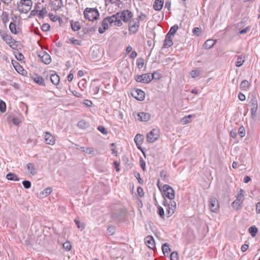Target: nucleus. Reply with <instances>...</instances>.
Wrapping results in <instances>:
<instances>
[{"label":"nucleus","instance_id":"1","mask_svg":"<svg viewBox=\"0 0 260 260\" xmlns=\"http://www.w3.org/2000/svg\"><path fill=\"white\" fill-rule=\"evenodd\" d=\"M116 16L117 15H113L111 16L105 18L102 21V26L108 29L109 27V25H111L112 23H114L115 26H121L122 24V22H120L119 20L117 21V18H116Z\"/></svg>","mask_w":260,"mask_h":260},{"label":"nucleus","instance_id":"2","mask_svg":"<svg viewBox=\"0 0 260 260\" xmlns=\"http://www.w3.org/2000/svg\"><path fill=\"white\" fill-rule=\"evenodd\" d=\"M84 15L86 19L89 21H93L98 18L99 13L96 8H86L84 11Z\"/></svg>","mask_w":260,"mask_h":260},{"label":"nucleus","instance_id":"3","mask_svg":"<svg viewBox=\"0 0 260 260\" xmlns=\"http://www.w3.org/2000/svg\"><path fill=\"white\" fill-rule=\"evenodd\" d=\"M115 15H117L116 17L117 18V21L119 20L121 22V20H123L125 22H128L133 16L132 12L128 10L122 11L121 12H118Z\"/></svg>","mask_w":260,"mask_h":260},{"label":"nucleus","instance_id":"4","mask_svg":"<svg viewBox=\"0 0 260 260\" xmlns=\"http://www.w3.org/2000/svg\"><path fill=\"white\" fill-rule=\"evenodd\" d=\"M32 2L31 0H21L18 4L19 11L22 13H26L31 8Z\"/></svg>","mask_w":260,"mask_h":260},{"label":"nucleus","instance_id":"5","mask_svg":"<svg viewBox=\"0 0 260 260\" xmlns=\"http://www.w3.org/2000/svg\"><path fill=\"white\" fill-rule=\"evenodd\" d=\"M243 198L244 190L241 189L236 197V199L232 203V207L237 210L240 209L242 207L241 205L243 202Z\"/></svg>","mask_w":260,"mask_h":260},{"label":"nucleus","instance_id":"6","mask_svg":"<svg viewBox=\"0 0 260 260\" xmlns=\"http://www.w3.org/2000/svg\"><path fill=\"white\" fill-rule=\"evenodd\" d=\"M163 195L170 201H173L175 198V191L171 186L165 184L163 186Z\"/></svg>","mask_w":260,"mask_h":260},{"label":"nucleus","instance_id":"7","mask_svg":"<svg viewBox=\"0 0 260 260\" xmlns=\"http://www.w3.org/2000/svg\"><path fill=\"white\" fill-rule=\"evenodd\" d=\"M159 137V131L158 129L153 128L147 135V141L149 143H153L156 141Z\"/></svg>","mask_w":260,"mask_h":260},{"label":"nucleus","instance_id":"8","mask_svg":"<svg viewBox=\"0 0 260 260\" xmlns=\"http://www.w3.org/2000/svg\"><path fill=\"white\" fill-rule=\"evenodd\" d=\"M137 82L143 83H149L150 82L152 78L150 74H143L141 75H137L135 77Z\"/></svg>","mask_w":260,"mask_h":260},{"label":"nucleus","instance_id":"9","mask_svg":"<svg viewBox=\"0 0 260 260\" xmlns=\"http://www.w3.org/2000/svg\"><path fill=\"white\" fill-rule=\"evenodd\" d=\"M128 30L130 35L136 34L139 28V21H136L135 20L129 21L128 23Z\"/></svg>","mask_w":260,"mask_h":260},{"label":"nucleus","instance_id":"10","mask_svg":"<svg viewBox=\"0 0 260 260\" xmlns=\"http://www.w3.org/2000/svg\"><path fill=\"white\" fill-rule=\"evenodd\" d=\"M209 206L210 210L213 212H217L219 209L218 202L215 197L210 198L209 200Z\"/></svg>","mask_w":260,"mask_h":260},{"label":"nucleus","instance_id":"11","mask_svg":"<svg viewBox=\"0 0 260 260\" xmlns=\"http://www.w3.org/2000/svg\"><path fill=\"white\" fill-rule=\"evenodd\" d=\"M170 203L167 207L166 212L168 217H171L175 212L176 208V203L174 201H170Z\"/></svg>","mask_w":260,"mask_h":260},{"label":"nucleus","instance_id":"12","mask_svg":"<svg viewBox=\"0 0 260 260\" xmlns=\"http://www.w3.org/2000/svg\"><path fill=\"white\" fill-rule=\"evenodd\" d=\"M132 95L137 100L142 101L145 98V92L141 89H136L132 93Z\"/></svg>","mask_w":260,"mask_h":260},{"label":"nucleus","instance_id":"13","mask_svg":"<svg viewBox=\"0 0 260 260\" xmlns=\"http://www.w3.org/2000/svg\"><path fill=\"white\" fill-rule=\"evenodd\" d=\"M0 35L3 40L6 42L9 46L12 47V44H14V40L12 39V37L3 32H1Z\"/></svg>","mask_w":260,"mask_h":260},{"label":"nucleus","instance_id":"14","mask_svg":"<svg viewBox=\"0 0 260 260\" xmlns=\"http://www.w3.org/2000/svg\"><path fill=\"white\" fill-rule=\"evenodd\" d=\"M44 138L46 144L51 145H53L55 144V138L50 133H45L44 135Z\"/></svg>","mask_w":260,"mask_h":260},{"label":"nucleus","instance_id":"15","mask_svg":"<svg viewBox=\"0 0 260 260\" xmlns=\"http://www.w3.org/2000/svg\"><path fill=\"white\" fill-rule=\"evenodd\" d=\"M137 116L140 121L144 122L148 121L151 118V115L149 113L144 112L138 113Z\"/></svg>","mask_w":260,"mask_h":260},{"label":"nucleus","instance_id":"16","mask_svg":"<svg viewBox=\"0 0 260 260\" xmlns=\"http://www.w3.org/2000/svg\"><path fill=\"white\" fill-rule=\"evenodd\" d=\"M39 56L41 58L42 61L46 64H49L51 61L50 55L45 52H42V54H40Z\"/></svg>","mask_w":260,"mask_h":260},{"label":"nucleus","instance_id":"17","mask_svg":"<svg viewBox=\"0 0 260 260\" xmlns=\"http://www.w3.org/2000/svg\"><path fill=\"white\" fill-rule=\"evenodd\" d=\"M146 245L150 249H153L155 247V242L152 236H147L145 239Z\"/></svg>","mask_w":260,"mask_h":260},{"label":"nucleus","instance_id":"18","mask_svg":"<svg viewBox=\"0 0 260 260\" xmlns=\"http://www.w3.org/2000/svg\"><path fill=\"white\" fill-rule=\"evenodd\" d=\"M26 168L30 175L34 176L37 173V169L35 167V164L33 163H28L26 165Z\"/></svg>","mask_w":260,"mask_h":260},{"label":"nucleus","instance_id":"19","mask_svg":"<svg viewBox=\"0 0 260 260\" xmlns=\"http://www.w3.org/2000/svg\"><path fill=\"white\" fill-rule=\"evenodd\" d=\"M32 80L35 82L40 85L45 86V83L43 78L37 74H36L35 76L32 77Z\"/></svg>","mask_w":260,"mask_h":260},{"label":"nucleus","instance_id":"20","mask_svg":"<svg viewBox=\"0 0 260 260\" xmlns=\"http://www.w3.org/2000/svg\"><path fill=\"white\" fill-rule=\"evenodd\" d=\"M143 139V136L140 134H137L134 138V141H135L138 148L140 149L141 151H142V150H141V148L140 145H141V144H142ZM142 152L143 153V154H144V152H143V151H142Z\"/></svg>","mask_w":260,"mask_h":260},{"label":"nucleus","instance_id":"21","mask_svg":"<svg viewBox=\"0 0 260 260\" xmlns=\"http://www.w3.org/2000/svg\"><path fill=\"white\" fill-rule=\"evenodd\" d=\"M51 3L55 10H58L63 6L62 0H51Z\"/></svg>","mask_w":260,"mask_h":260},{"label":"nucleus","instance_id":"22","mask_svg":"<svg viewBox=\"0 0 260 260\" xmlns=\"http://www.w3.org/2000/svg\"><path fill=\"white\" fill-rule=\"evenodd\" d=\"M173 44V41L171 39V37L168 36L167 35L166 36V38L164 41L163 48H168Z\"/></svg>","mask_w":260,"mask_h":260},{"label":"nucleus","instance_id":"23","mask_svg":"<svg viewBox=\"0 0 260 260\" xmlns=\"http://www.w3.org/2000/svg\"><path fill=\"white\" fill-rule=\"evenodd\" d=\"M164 5V0H155L153 5V9L156 11L160 10Z\"/></svg>","mask_w":260,"mask_h":260},{"label":"nucleus","instance_id":"24","mask_svg":"<svg viewBox=\"0 0 260 260\" xmlns=\"http://www.w3.org/2000/svg\"><path fill=\"white\" fill-rule=\"evenodd\" d=\"M50 80L54 85H57L59 83L60 78L57 74L54 73L51 75Z\"/></svg>","mask_w":260,"mask_h":260},{"label":"nucleus","instance_id":"25","mask_svg":"<svg viewBox=\"0 0 260 260\" xmlns=\"http://www.w3.org/2000/svg\"><path fill=\"white\" fill-rule=\"evenodd\" d=\"M237 61L235 62V66L237 67H240L242 66L244 62V56L243 55H237Z\"/></svg>","mask_w":260,"mask_h":260},{"label":"nucleus","instance_id":"26","mask_svg":"<svg viewBox=\"0 0 260 260\" xmlns=\"http://www.w3.org/2000/svg\"><path fill=\"white\" fill-rule=\"evenodd\" d=\"M80 149L82 151H83L86 153L91 154L92 155H95V151H94V149L93 148H92V147L85 148L84 147H81Z\"/></svg>","mask_w":260,"mask_h":260},{"label":"nucleus","instance_id":"27","mask_svg":"<svg viewBox=\"0 0 260 260\" xmlns=\"http://www.w3.org/2000/svg\"><path fill=\"white\" fill-rule=\"evenodd\" d=\"M9 29L11 32L14 34H17L19 31V28L17 27L16 24L13 22H11L9 24Z\"/></svg>","mask_w":260,"mask_h":260},{"label":"nucleus","instance_id":"28","mask_svg":"<svg viewBox=\"0 0 260 260\" xmlns=\"http://www.w3.org/2000/svg\"><path fill=\"white\" fill-rule=\"evenodd\" d=\"M249 82L247 80H243L240 85V88L242 91H247L248 89Z\"/></svg>","mask_w":260,"mask_h":260},{"label":"nucleus","instance_id":"29","mask_svg":"<svg viewBox=\"0 0 260 260\" xmlns=\"http://www.w3.org/2000/svg\"><path fill=\"white\" fill-rule=\"evenodd\" d=\"M178 29V26L177 24H175L171 27L170 30L166 35L170 37H171L172 36H173L176 32Z\"/></svg>","mask_w":260,"mask_h":260},{"label":"nucleus","instance_id":"30","mask_svg":"<svg viewBox=\"0 0 260 260\" xmlns=\"http://www.w3.org/2000/svg\"><path fill=\"white\" fill-rule=\"evenodd\" d=\"M6 178L7 179H8L9 180H12V181H19V179L18 177V176L15 174H14L12 173H8L6 176Z\"/></svg>","mask_w":260,"mask_h":260},{"label":"nucleus","instance_id":"31","mask_svg":"<svg viewBox=\"0 0 260 260\" xmlns=\"http://www.w3.org/2000/svg\"><path fill=\"white\" fill-rule=\"evenodd\" d=\"M248 231H249V233L250 234L251 236L253 238H254L255 237V236L258 232V229L255 226L253 225V226H250L249 228Z\"/></svg>","mask_w":260,"mask_h":260},{"label":"nucleus","instance_id":"32","mask_svg":"<svg viewBox=\"0 0 260 260\" xmlns=\"http://www.w3.org/2000/svg\"><path fill=\"white\" fill-rule=\"evenodd\" d=\"M162 250L165 255L166 254H168L169 252L171 251V249L169 247V245L167 243H165L162 245Z\"/></svg>","mask_w":260,"mask_h":260},{"label":"nucleus","instance_id":"33","mask_svg":"<svg viewBox=\"0 0 260 260\" xmlns=\"http://www.w3.org/2000/svg\"><path fill=\"white\" fill-rule=\"evenodd\" d=\"M214 42L213 40H208L204 44V47L205 49H210L214 45Z\"/></svg>","mask_w":260,"mask_h":260},{"label":"nucleus","instance_id":"34","mask_svg":"<svg viewBox=\"0 0 260 260\" xmlns=\"http://www.w3.org/2000/svg\"><path fill=\"white\" fill-rule=\"evenodd\" d=\"M71 24L72 29L74 31H78V30H79L80 29V26L79 23L78 22H73V21H72L71 22Z\"/></svg>","mask_w":260,"mask_h":260},{"label":"nucleus","instance_id":"35","mask_svg":"<svg viewBox=\"0 0 260 260\" xmlns=\"http://www.w3.org/2000/svg\"><path fill=\"white\" fill-rule=\"evenodd\" d=\"M88 126V123L84 120H82L78 123V126L82 129H85Z\"/></svg>","mask_w":260,"mask_h":260},{"label":"nucleus","instance_id":"36","mask_svg":"<svg viewBox=\"0 0 260 260\" xmlns=\"http://www.w3.org/2000/svg\"><path fill=\"white\" fill-rule=\"evenodd\" d=\"M38 16L40 18H43L47 13V10L45 7H43L38 12Z\"/></svg>","mask_w":260,"mask_h":260},{"label":"nucleus","instance_id":"37","mask_svg":"<svg viewBox=\"0 0 260 260\" xmlns=\"http://www.w3.org/2000/svg\"><path fill=\"white\" fill-rule=\"evenodd\" d=\"M105 1L106 3L108 2L112 5L114 4L118 8H119L121 4L120 0H105Z\"/></svg>","mask_w":260,"mask_h":260},{"label":"nucleus","instance_id":"38","mask_svg":"<svg viewBox=\"0 0 260 260\" xmlns=\"http://www.w3.org/2000/svg\"><path fill=\"white\" fill-rule=\"evenodd\" d=\"M2 21L3 23L6 25V23L9 21V19L8 17V14L7 12H4L2 15Z\"/></svg>","mask_w":260,"mask_h":260},{"label":"nucleus","instance_id":"39","mask_svg":"<svg viewBox=\"0 0 260 260\" xmlns=\"http://www.w3.org/2000/svg\"><path fill=\"white\" fill-rule=\"evenodd\" d=\"M157 212L161 218L163 219L165 218L164 210L161 206H158Z\"/></svg>","mask_w":260,"mask_h":260},{"label":"nucleus","instance_id":"40","mask_svg":"<svg viewBox=\"0 0 260 260\" xmlns=\"http://www.w3.org/2000/svg\"><path fill=\"white\" fill-rule=\"evenodd\" d=\"M250 105L251 107H257V99L255 96H252L250 100Z\"/></svg>","mask_w":260,"mask_h":260},{"label":"nucleus","instance_id":"41","mask_svg":"<svg viewBox=\"0 0 260 260\" xmlns=\"http://www.w3.org/2000/svg\"><path fill=\"white\" fill-rule=\"evenodd\" d=\"M200 74H201V73L199 70H192L190 73L191 77L193 78H195L199 76L200 75Z\"/></svg>","mask_w":260,"mask_h":260},{"label":"nucleus","instance_id":"42","mask_svg":"<svg viewBox=\"0 0 260 260\" xmlns=\"http://www.w3.org/2000/svg\"><path fill=\"white\" fill-rule=\"evenodd\" d=\"M6 110V105L2 100L0 101V111L4 113Z\"/></svg>","mask_w":260,"mask_h":260},{"label":"nucleus","instance_id":"43","mask_svg":"<svg viewBox=\"0 0 260 260\" xmlns=\"http://www.w3.org/2000/svg\"><path fill=\"white\" fill-rule=\"evenodd\" d=\"M171 260H179V255L177 252H173L170 256Z\"/></svg>","mask_w":260,"mask_h":260},{"label":"nucleus","instance_id":"44","mask_svg":"<svg viewBox=\"0 0 260 260\" xmlns=\"http://www.w3.org/2000/svg\"><path fill=\"white\" fill-rule=\"evenodd\" d=\"M63 247L67 251H69L71 249L72 245L70 242L67 241L63 244Z\"/></svg>","mask_w":260,"mask_h":260},{"label":"nucleus","instance_id":"45","mask_svg":"<svg viewBox=\"0 0 260 260\" xmlns=\"http://www.w3.org/2000/svg\"><path fill=\"white\" fill-rule=\"evenodd\" d=\"M52 191V189L51 187H48L45 189L42 192V194L43 195H44L45 196H47L49 194H50L51 192Z\"/></svg>","mask_w":260,"mask_h":260},{"label":"nucleus","instance_id":"46","mask_svg":"<svg viewBox=\"0 0 260 260\" xmlns=\"http://www.w3.org/2000/svg\"><path fill=\"white\" fill-rule=\"evenodd\" d=\"M238 133L241 138H243L245 136V131L244 127L243 126H240L239 127V130H238Z\"/></svg>","mask_w":260,"mask_h":260},{"label":"nucleus","instance_id":"47","mask_svg":"<svg viewBox=\"0 0 260 260\" xmlns=\"http://www.w3.org/2000/svg\"><path fill=\"white\" fill-rule=\"evenodd\" d=\"M144 59L142 58L137 59V64L139 69H141L144 65Z\"/></svg>","mask_w":260,"mask_h":260},{"label":"nucleus","instance_id":"48","mask_svg":"<svg viewBox=\"0 0 260 260\" xmlns=\"http://www.w3.org/2000/svg\"><path fill=\"white\" fill-rule=\"evenodd\" d=\"M134 176L138 179V181L140 184H143L144 181L141 178L140 173L135 172L134 173Z\"/></svg>","mask_w":260,"mask_h":260},{"label":"nucleus","instance_id":"49","mask_svg":"<svg viewBox=\"0 0 260 260\" xmlns=\"http://www.w3.org/2000/svg\"><path fill=\"white\" fill-rule=\"evenodd\" d=\"M151 78H152V80L153 79H155V80H158V79H159L160 77H161V75L158 72H154L151 75Z\"/></svg>","mask_w":260,"mask_h":260},{"label":"nucleus","instance_id":"50","mask_svg":"<svg viewBox=\"0 0 260 260\" xmlns=\"http://www.w3.org/2000/svg\"><path fill=\"white\" fill-rule=\"evenodd\" d=\"M22 184L25 188L28 189L31 187V183L29 181L24 180L22 182Z\"/></svg>","mask_w":260,"mask_h":260},{"label":"nucleus","instance_id":"51","mask_svg":"<svg viewBox=\"0 0 260 260\" xmlns=\"http://www.w3.org/2000/svg\"><path fill=\"white\" fill-rule=\"evenodd\" d=\"M74 221L79 229H83L85 228V225L83 223H81L78 219H75Z\"/></svg>","mask_w":260,"mask_h":260},{"label":"nucleus","instance_id":"52","mask_svg":"<svg viewBox=\"0 0 260 260\" xmlns=\"http://www.w3.org/2000/svg\"><path fill=\"white\" fill-rule=\"evenodd\" d=\"M98 129L103 134H107L108 133L107 131L104 126L103 125H100L98 127Z\"/></svg>","mask_w":260,"mask_h":260},{"label":"nucleus","instance_id":"53","mask_svg":"<svg viewBox=\"0 0 260 260\" xmlns=\"http://www.w3.org/2000/svg\"><path fill=\"white\" fill-rule=\"evenodd\" d=\"M257 109V107H251V116L254 118L256 115V111Z\"/></svg>","mask_w":260,"mask_h":260},{"label":"nucleus","instance_id":"54","mask_svg":"<svg viewBox=\"0 0 260 260\" xmlns=\"http://www.w3.org/2000/svg\"><path fill=\"white\" fill-rule=\"evenodd\" d=\"M12 64L15 69V70L19 72L20 70L22 69V67L20 66L19 63H18L17 61H15V64L12 62Z\"/></svg>","mask_w":260,"mask_h":260},{"label":"nucleus","instance_id":"55","mask_svg":"<svg viewBox=\"0 0 260 260\" xmlns=\"http://www.w3.org/2000/svg\"><path fill=\"white\" fill-rule=\"evenodd\" d=\"M49 17H50V19H51L52 21H54V22H55V21H56L57 20H59V19H60V18H59L58 16H55V15H53V14H52V13H50V14H49Z\"/></svg>","mask_w":260,"mask_h":260},{"label":"nucleus","instance_id":"56","mask_svg":"<svg viewBox=\"0 0 260 260\" xmlns=\"http://www.w3.org/2000/svg\"><path fill=\"white\" fill-rule=\"evenodd\" d=\"M160 175L162 179L166 180L168 178V175L165 171H161L160 173Z\"/></svg>","mask_w":260,"mask_h":260},{"label":"nucleus","instance_id":"57","mask_svg":"<svg viewBox=\"0 0 260 260\" xmlns=\"http://www.w3.org/2000/svg\"><path fill=\"white\" fill-rule=\"evenodd\" d=\"M50 26L48 23H44L42 26V29L44 31H47L50 29Z\"/></svg>","mask_w":260,"mask_h":260},{"label":"nucleus","instance_id":"58","mask_svg":"<svg viewBox=\"0 0 260 260\" xmlns=\"http://www.w3.org/2000/svg\"><path fill=\"white\" fill-rule=\"evenodd\" d=\"M70 41L74 45H81V41L75 39L74 38H72V39H71Z\"/></svg>","mask_w":260,"mask_h":260},{"label":"nucleus","instance_id":"59","mask_svg":"<svg viewBox=\"0 0 260 260\" xmlns=\"http://www.w3.org/2000/svg\"><path fill=\"white\" fill-rule=\"evenodd\" d=\"M140 166L142 169V170L144 171H145L146 168V163L145 161L142 158H141L140 159Z\"/></svg>","mask_w":260,"mask_h":260},{"label":"nucleus","instance_id":"60","mask_svg":"<svg viewBox=\"0 0 260 260\" xmlns=\"http://www.w3.org/2000/svg\"><path fill=\"white\" fill-rule=\"evenodd\" d=\"M250 30V26H247L244 29H242L239 32V34L240 35L244 34L247 33Z\"/></svg>","mask_w":260,"mask_h":260},{"label":"nucleus","instance_id":"61","mask_svg":"<svg viewBox=\"0 0 260 260\" xmlns=\"http://www.w3.org/2000/svg\"><path fill=\"white\" fill-rule=\"evenodd\" d=\"M16 58H17V60H23L24 57V56L23 55V54L21 53H20V52H18L16 55Z\"/></svg>","mask_w":260,"mask_h":260},{"label":"nucleus","instance_id":"62","mask_svg":"<svg viewBox=\"0 0 260 260\" xmlns=\"http://www.w3.org/2000/svg\"><path fill=\"white\" fill-rule=\"evenodd\" d=\"M201 31V29L199 27H195L192 30V32L194 35L198 36L199 35V32Z\"/></svg>","mask_w":260,"mask_h":260},{"label":"nucleus","instance_id":"63","mask_svg":"<svg viewBox=\"0 0 260 260\" xmlns=\"http://www.w3.org/2000/svg\"><path fill=\"white\" fill-rule=\"evenodd\" d=\"M137 191L140 197H143L144 195L143 189L141 187H138Z\"/></svg>","mask_w":260,"mask_h":260},{"label":"nucleus","instance_id":"64","mask_svg":"<svg viewBox=\"0 0 260 260\" xmlns=\"http://www.w3.org/2000/svg\"><path fill=\"white\" fill-rule=\"evenodd\" d=\"M238 98L241 101H244L246 100L245 95L241 92L238 94Z\"/></svg>","mask_w":260,"mask_h":260}]
</instances>
